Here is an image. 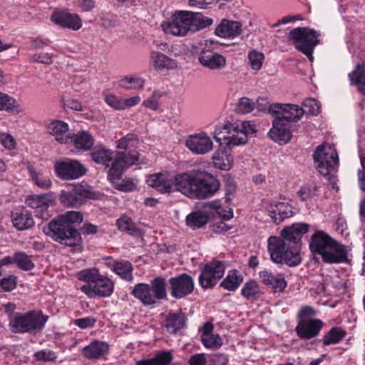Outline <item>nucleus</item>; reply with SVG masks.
Segmentation results:
<instances>
[{
    "label": "nucleus",
    "mask_w": 365,
    "mask_h": 365,
    "mask_svg": "<svg viewBox=\"0 0 365 365\" xmlns=\"http://www.w3.org/2000/svg\"><path fill=\"white\" fill-rule=\"evenodd\" d=\"M147 182L162 193L179 191L190 198L205 199L214 195L220 188L219 181L211 174L200 170L177 174L167 173L151 175Z\"/></svg>",
    "instance_id": "nucleus-1"
},
{
    "label": "nucleus",
    "mask_w": 365,
    "mask_h": 365,
    "mask_svg": "<svg viewBox=\"0 0 365 365\" xmlns=\"http://www.w3.org/2000/svg\"><path fill=\"white\" fill-rule=\"evenodd\" d=\"M309 225L294 223L281 231V237L271 236L267 240V249L271 260L277 264L295 267L301 262L299 242L309 231Z\"/></svg>",
    "instance_id": "nucleus-2"
},
{
    "label": "nucleus",
    "mask_w": 365,
    "mask_h": 365,
    "mask_svg": "<svg viewBox=\"0 0 365 365\" xmlns=\"http://www.w3.org/2000/svg\"><path fill=\"white\" fill-rule=\"evenodd\" d=\"M213 23L211 18L204 16L198 12L187 11H175L170 21L161 24L163 31L166 34L175 36H185L188 32H196L203 29Z\"/></svg>",
    "instance_id": "nucleus-3"
},
{
    "label": "nucleus",
    "mask_w": 365,
    "mask_h": 365,
    "mask_svg": "<svg viewBox=\"0 0 365 365\" xmlns=\"http://www.w3.org/2000/svg\"><path fill=\"white\" fill-rule=\"evenodd\" d=\"M138 144L139 139L133 133L127 134L116 141V148L127 152H115L114 160L111 163L108 173V178L113 183L120 178L125 168L141 163L140 155L135 150Z\"/></svg>",
    "instance_id": "nucleus-4"
},
{
    "label": "nucleus",
    "mask_w": 365,
    "mask_h": 365,
    "mask_svg": "<svg viewBox=\"0 0 365 365\" xmlns=\"http://www.w3.org/2000/svg\"><path fill=\"white\" fill-rule=\"evenodd\" d=\"M43 230L55 241L70 247L73 252L82 251V238L80 232L76 227H71L64 222L61 217L52 220Z\"/></svg>",
    "instance_id": "nucleus-5"
},
{
    "label": "nucleus",
    "mask_w": 365,
    "mask_h": 365,
    "mask_svg": "<svg viewBox=\"0 0 365 365\" xmlns=\"http://www.w3.org/2000/svg\"><path fill=\"white\" fill-rule=\"evenodd\" d=\"M48 319V316L41 311L16 313L9 319V327L14 333H37L43 329Z\"/></svg>",
    "instance_id": "nucleus-6"
},
{
    "label": "nucleus",
    "mask_w": 365,
    "mask_h": 365,
    "mask_svg": "<svg viewBox=\"0 0 365 365\" xmlns=\"http://www.w3.org/2000/svg\"><path fill=\"white\" fill-rule=\"evenodd\" d=\"M319 33L314 29L297 27L289 31L288 40L292 41L295 48L312 61L314 48L319 43Z\"/></svg>",
    "instance_id": "nucleus-7"
},
{
    "label": "nucleus",
    "mask_w": 365,
    "mask_h": 365,
    "mask_svg": "<svg viewBox=\"0 0 365 365\" xmlns=\"http://www.w3.org/2000/svg\"><path fill=\"white\" fill-rule=\"evenodd\" d=\"M313 158L317 163V169L324 176L331 174L339 164L338 154L334 145L327 143L317 147Z\"/></svg>",
    "instance_id": "nucleus-8"
},
{
    "label": "nucleus",
    "mask_w": 365,
    "mask_h": 365,
    "mask_svg": "<svg viewBox=\"0 0 365 365\" xmlns=\"http://www.w3.org/2000/svg\"><path fill=\"white\" fill-rule=\"evenodd\" d=\"M95 194L86 185H76L71 190H63L59 200L66 207H77L83 205L87 199H93Z\"/></svg>",
    "instance_id": "nucleus-9"
},
{
    "label": "nucleus",
    "mask_w": 365,
    "mask_h": 365,
    "mask_svg": "<svg viewBox=\"0 0 365 365\" xmlns=\"http://www.w3.org/2000/svg\"><path fill=\"white\" fill-rule=\"evenodd\" d=\"M54 170L58 178L63 180H76L86 173V168L78 161L68 160L57 161L54 164Z\"/></svg>",
    "instance_id": "nucleus-10"
},
{
    "label": "nucleus",
    "mask_w": 365,
    "mask_h": 365,
    "mask_svg": "<svg viewBox=\"0 0 365 365\" xmlns=\"http://www.w3.org/2000/svg\"><path fill=\"white\" fill-rule=\"evenodd\" d=\"M225 264L220 261H214L207 264L199 277V283L204 289L214 287L223 276Z\"/></svg>",
    "instance_id": "nucleus-11"
},
{
    "label": "nucleus",
    "mask_w": 365,
    "mask_h": 365,
    "mask_svg": "<svg viewBox=\"0 0 365 365\" xmlns=\"http://www.w3.org/2000/svg\"><path fill=\"white\" fill-rule=\"evenodd\" d=\"M269 113L289 124V122L300 120L305 111L297 105L274 103L269 106Z\"/></svg>",
    "instance_id": "nucleus-12"
},
{
    "label": "nucleus",
    "mask_w": 365,
    "mask_h": 365,
    "mask_svg": "<svg viewBox=\"0 0 365 365\" xmlns=\"http://www.w3.org/2000/svg\"><path fill=\"white\" fill-rule=\"evenodd\" d=\"M170 294L175 299H181L190 294L194 290V280L187 274H180L169 279Z\"/></svg>",
    "instance_id": "nucleus-13"
},
{
    "label": "nucleus",
    "mask_w": 365,
    "mask_h": 365,
    "mask_svg": "<svg viewBox=\"0 0 365 365\" xmlns=\"http://www.w3.org/2000/svg\"><path fill=\"white\" fill-rule=\"evenodd\" d=\"M185 146L196 155H205L213 150V143L205 132L189 135L185 140Z\"/></svg>",
    "instance_id": "nucleus-14"
},
{
    "label": "nucleus",
    "mask_w": 365,
    "mask_h": 365,
    "mask_svg": "<svg viewBox=\"0 0 365 365\" xmlns=\"http://www.w3.org/2000/svg\"><path fill=\"white\" fill-rule=\"evenodd\" d=\"M200 64L211 71H219L225 68L227 65L226 58L210 48H202L197 56Z\"/></svg>",
    "instance_id": "nucleus-15"
},
{
    "label": "nucleus",
    "mask_w": 365,
    "mask_h": 365,
    "mask_svg": "<svg viewBox=\"0 0 365 365\" xmlns=\"http://www.w3.org/2000/svg\"><path fill=\"white\" fill-rule=\"evenodd\" d=\"M27 205L36 210L37 215L41 219H48L49 217L48 208L54 204V195L52 192L34 195L26 199Z\"/></svg>",
    "instance_id": "nucleus-16"
},
{
    "label": "nucleus",
    "mask_w": 365,
    "mask_h": 365,
    "mask_svg": "<svg viewBox=\"0 0 365 365\" xmlns=\"http://www.w3.org/2000/svg\"><path fill=\"white\" fill-rule=\"evenodd\" d=\"M81 289L91 297H108L113 293V283L110 279L101 274L93 284H85Z\"/></svg>",
    "instance_id": "nucleus-17"
},
{
    "label": "nucleus",
    "mask_w": 365,
    "mask_h": 365,
    "mask_svg": "<svg viewBox=\"0 0 365 365\" xmlns=\"http://www.w3.org/2000/svg\"><path fill=\"white\" fill-rule=\"evenodd\" d=\"M51 20L61 27L73 31H78L82 27V20L77 14L55 11L51 16Z\"/></svg>",
    "instance_id": "nucleus-18"
},
{
    "label": "nucleus",
    "mask_w": 365,
    "mask_h": 365,
    "mask_svg": "<svg viewBox=\"0 0 365 365\" xmlns=\"http://www.w3.org/2000/svg\"><path fill=\"white\" fill-rule=\"evenodd\" d=\"M269 136L279 145L287 144L292 137L289 124L284 122L283 119L275 117L272 121V128L269 132Z\"/></svg>",
    "instance_id": "nucleus-19"
},
{
    "label": "nucleus",
    "mask_w": 365,
    "mask_h": 365,
    "mask_svg": "<svg viewBox=\"0 0 365 365\" xmlns=\"http://www.w3.org/2000/svg\"><path fill=\"white\" fill-rule=\"evenodd\" d=\"M323 326V322L318 319L299 320L295 328L297 335L303 339H310L317 336Z\"/></svg>",
    "instance_id": "nucleus-20"
},
{
    "label": "nucleus",
    "mask_w": 365,
    "mask_h": 365,
    "mask_svg": "<svg viewBox=\"0 0 365 365\" xmlns=\"http://www.w3.org/2000/svg\"><path fill=\"white\" fill-rule=\"evenodd\" d=\"M267 211L272 221L277 225L294 215L292 206L283 202L270 203L267 207Z\"/></svg>",
    "instance_id": "nucleus-21"
},
{
    "label": "nucleus",
    "mask_w": 365,
    "mask_h": 365,
    "mask_svg": "<svg viewBox=\"0 0 365 365\" xmlns=\"http://www.w3.org/2000/svg\"><path fill=\"white\" fill-rule=\"evenodd\" d=\"M321 258L327 264L341 263L347 259L346 250L342 244L334 240Z\"/></svg>",
    "instance_id": "nucleus-22"
},
{
    "label": "nucleus",
    "mask_w": 365,
    "mask_h": 365,
    "mask_svg": "<svg viewBox=\"0 0 365 365\" xmlns=\"http://www.w3.org/2000/svg\"><path fill=\"white\" fill-rule=\"evenodd\" d=\"M334 240V239L326 232L323 231H317L312 235L310 240V251L314 256L319 255L322 257Z\"/></svg>",
    "instance_id": "nucleus-23"
},
{
    "label": "nucleus",
    "mask_w": 365,
    "mask_h": 365,
    "mask_svg": "<svg viewBox=\"0 0 365 365\" xmlns=\"http://www.w3.org/2000/svg\"><path fill=\"white\" fill-rule=\"evenodd\" d=\"M46 128L47 132L55 137V140L61 144L68 143L72 138L68 125L63 121L53 120L48 124Z\"/></svg>",
    "instance_id": "nucleus-24"
},
{
    "label": "nucleus",
    "mask_w": 365,
    "mask_h": 365,
    "mask_svg": "<svg viewBox=\"0 0 365 365\" xmlns=\"http://www.w3.org/2000/svg\"><path fill=\"white\" fill-rule=\"evenodd\" d=\"M242 24L240 21L223 19L216 27L215 34L221 38H234L241 34Z\"/></svg>",
    "instance_id": "nucleus-25"
},
{
    "label": "nucleus",
    "mask_w": 365,
    "mask_h": 365,
    "mask_svg": "<svg viewBox=\"0 0 365 365\" xmlns=\"http://www.w3.org/2000/svg\"><path fill=\"white\" fill-rule=\"evenodd\" d=\"M231 129L233 133L232 139L230 142L233 145L245 144L247 142V135L256 132L255 125L248 121H242L239 123L233 124Z\"/></svg>",
    "instance_id": "nucleus-26"
},
{
    "label": "nucleus",
    "mask_w": 365,
    "mask_h": 365,
    "mask_svg": "<svg viewBox=\"0 0 365 365\" xmlns=\"http://www.w3.org/2000/svg\"><path fill=\"white\" fill-rule=\"evenodd\" d=\"M259 277L260 280L270 287L274 292H283L287 286V282L282 274L274 275L271 272L264 269L259 272Z\"/></svg>",
    "instance_id": "nucleus-27"
},
{
    "label": "nucleus",
    "mask_w": 365,
    "mask_h": 365,
    "mask_svg": "<svg viewBox=\"0 0 365 365\" xmlns=\"http://www.w3.org/2000/svg\"><path fill=\"white\" fill-rule=\"evenodd\" d=\"M109 352L108 343L101 341H93L82 349V354L89 360H97Z\"/></svg>",
    "instance_id": "nucleus-28"
},
{
    "label": "nucleus",
    "mask_w": 365,
    "mask_h": 365,
    "mask_svg": "<svg viewBox=\"0 0 365 365\" xmlns=\"http://www.w3.org/2000/svg\"><path fill=\"white\" fill-rule=\"evenodd\" d=\"M150 57L152 67L155 71L172 70L178 67L175 60L160 51H152Z\"/></svg>",
    "instance_id": "nucleus-29"
},
{
    "label": "nucleus",
    "mask_w": 365,
    "mask_h": 365,
    "mask_svg": "<svg viewBox=\"0 0 365 365\" xmlns=\"http://www.w3.org/2000/svg\"><path fill=\"white\" fill-rule=\"evenodd\" d=\"M133 295L139 299L145 306L154 305L158 302L153 293L150 284L140 283L132 290Z\"/></svg>",
    "instance_id": "nucleus-30"
},
{
    "label": "nucleus",
    "mask_w": 365,
    "mask_h": 365,
    "mask_svg": "<svg viewBox=\"0 0 365 365\" xmlns=\"http://www.w3.org/2000/svg\"><path fill=\"white\" fill-rule=\"evenodd\" d=\"M11 221L14 227L19 231L29 229L34 225L32 215L29 211L26 210L12 212Z\"/></svg>",
    "instance_id": "nucleus-31"
},
{
    "label": "nucleus",
    "mask_w": 365,
    "mask_h": 365,
    "mask_svg": "<svg viewBox=\"0 0 365 365\" xmlns=\"http://www.w3.org/2000/svg\"><path fill=\"white\" fill-rule=\"evenodd\" d=\"M115 152L106 148L103 145H96L91 150L90 155L97 164L110 166L111 160H114Z\"/></svg>",
    "instance_id": "nucleus-32"
},
{
    "label": "nucleus",
    "mask_w": 365,
    "mask_h": 365,
    "mask_svg": "<svg viewBox=\"0 0 365 365\" xmlns=\"http://www.w3.org/2000/svg\"><path fill=\"white\" fill-rule=\"evenodd\" d=\"M212 160L214 166L222 170H230L233 165V157L225 148L217 150Z\"/></svg>",
    "instance_id": "nucleus-33"
},
{
    "label": "nucleus",
    "mask_w": 365,
    "mask_h": 365,
    "mask_svg": "<svg viewBox=\"0 0 365 365\" xmlns=\"http://www.w3.org/2000/svg\"><path fill=\"white\" fill-rule=\"evenodd\" d=\"M186 318L182 312L169 313L163 323L166 330L171 334H176L185 327Z\"/></svg>",
    "instance_id": "nucleus-34"
},
{
    "label": "nucleus",
    "mask_w": 365,
    "mask_h": 365,
    "mask_svg": "<svg viewBox=\"0 0 365 365\" xmlns=\"http://www.w3.org/2000/svg\"><path fill=\"white\" fill-rule=\"evenodd\" d=\"M173 359L172 351H162L152 359L138 361L136 365H168Z\"/></svg>",
    "instance_id": "nucleus-35"
},
{
    "label": "nucleus",
    "mask_w": 365,
    "mask_h": 365,
    "mask_svg": "<svg viewBox=\"0 0 365 365\" xmlns=\"http://www.w3.org/2000/svg\"><path fill=\"white\" fill-rule=\"evenodd\" d=\"M73 141L77 149L89 150L94 144L93 137L86 131H80L76 134H72Z\"/></svg>",
    "instance_id": "nucleus-36"
},
{
    "label": "nucleus",
    "mask_w": 365,
    "mask_h": 365,
    "mask_svg": "<svg viewBox=\"0 0 365 365\" xmlns=\"http://www.w3.org/2000/svg\"><path fill=\"white\" fill-rule=\"evenodd\" d=\"M0 110L19 114L23 111L19 102L7 94L0 92Z\"/></svg>",
    "instance_id": "nucleus-37"
},
{
    "label": "nucleus",
    "mask_w": 365,
    "mask_h": 365,
    "mask_svg": "<svg viewBox=\"0 0 365 365\" xmlns=\"http://www.w3.org/2000/svg\"><path fill=\"white\" fill-rule=\"evenodd\" d=\"M209 220L207 211H197L189 214L186 217L187 225L192 229H198L206 225Z\"/></svg>",
    "instance_id": "nucleus-38"
},
{
    "label": "nucleus",
    "mask_w": 365,
    "mask_h": 365,
    "mask_svg": "<svg viewBox=\"0 0 365 365\" xmlns=\"http://www.w3.org/2000/svg\"><path fill=\"white\" fill-rule=\"evenodd\" d=\"M351 84L357 86L360 93L365 96V68L359 65L356 69L349 75Z\"/></svg>",
    "instance_id": "nucleus-39"
},
{
    "label": "nucleus",
    "mask_w": 365,
    "mask_h": 365,
    "mask_svg": "<svg viewBox=\"0 0 365 365\" xmlns=\"http://www.w3.org/2000/svg\"><path fill=\"white\" fill-rule=\"evenodd\" d=\"M232 125L233 124H226L222 127L217 128L213 133V138L215 140L220 144L222 140H225L227 145H233V143H230L234 133L230 128Z\"/></svg>",
    "instance_id": "nucleus-40"
},
{
    "label": "nucleus",
    "mask_w": 365,
    "mask_h": 365,
    "mask_svg": "<svg viewBox=\"0 0 365 365\" xmlns=\"http://www.w3.org/2000/svg\"><path fill=\"white\" fill-rule=\"evenodd\" d=\"M150 287L158 301L167 298L166 280L165 278L161 277L154 278L151 281Z\"/></svg>",
    "instance_id": "nucleus-41"
},
{
    "label": "nucleus",
    "mask_w": 365,
    "mask_h": 365,
    "mask_svg": "<svg viewBox=\"0 0 365 365\" xmlns=\"http://www.w3.org/2000/svg\"><path fill=\"white\" fill-rule=\"evenodd\" d=\"M145 80L138 76H126L119 81V86L126 90H138L143 88Z\"/></svg>",
    "instance_id": "nucleus-42"
},
{
    "label": "nucleus",
    "mask_w": 365,
    "mask_h": 365,
    "mask_svg": "<svg viewBox=\"0 0 365 365\" xmlns=\"http://www.w3.org/2000/svg\"><path fill=\"white\" fill-rule=\"evenodd\" d=\"M116 225L119 230L127 232L129 235H134L139 232V230L135 224L127 215H123L117 220Z\"/></svg>",
    "instance_id": "nucleus-43"
},
{
    "label": "nucleus",
    "mask_w": 365,
    "mask_h": 365,
    "mask_svg": "<svg viewBox=\"0 0 365 365\" xmlns=\"http://www.w3.org/2000/svg\"><path fill=\"white\" fill-rule=\"evenodd\" d=\"M241 293L247 299H257L262 294L258 284L254 280L245 283L241 290Z\"/></svg>",
    "instance_id": "nucleus-44"
},
{
    "label": "nucleus",
    "mask_w": 365,
    "mask_h": 365,
    "mask_svg": "<svg viewBox=\"0 0 365 365\" xmlns=\"http://www.w3.org/2000/svg\"><path fill=\"white\" fill-rule=\"evenodd\" d=\"M346 335V331L340 327L331 329L324 336L323 344L324 345L335 344L339 343Z\"/></svg>",
    "instance_id": "nucleus-45"
},
{
    "label": "nucleus",
    "mask_w": 365,
    "mask_h": 365,
    "mask_svg": "<svg viewBox=\"0 0 365 365\" xmlns=\"http://www.w3.org/2000/svg\"><path fill=\"white\" fill-rule=\"evenodd\" d=\"M242 279L237 274V271L229 272L227 276L221 282L220 286L229 291L235 290L241 284Z\"/></svg>",
    "instance_id": "nucleus-46"
},
{
    "label": "nucleus",
    "mask_w": 365,
    "mask_h": 365,
    "mask_svg": "<svg viewBox=\"0 0 365 365\" xmlns=\"http://www.w3.org/2000/svg\"><path fill=\"white\" fill-rule=\"evenodd\" d=\"M132 264L129 262H118L115 264L114 272L123 279L128 281L133 279Z\"/></svg>",
    "instance_id": "nucleus-47"
},
{
    "label": "nucleus",
    "mask_w": 365,
    "mask_h": 365,
    "mask_svg": "<svg viewBox=\"0 0 365 365\" xmlns=\"http://www.w3.org/2000/svg\"><path fill=\"white\" fill-rule=\"evenodd\" d=\"M14 263L19 269L25 271L31 270L34 267V264L30 257L22 252L14 254Z\"/></svg>",
    "instance_id": "nucleus-48"
},
{
    "label": "nucleus",
    "mask_w": 365,
    "mask_h": 365,
    "mask_svg": "<svg viewBox=\"0 0 365 365\" xmlns=\"http://www.w3.org/2000/svg\"><path fill=\"white\" fill-rule=\"evenodd\" d=\"M204 207L215 210L216 213L223 220H228L233 217L232 210L231 208L227 210L223 208L217 200L207 202Z\"/></svg>",
    "instance_id": "nucleus-49"
},
{
    "label": "nucleus",
    "mask_w": 365,
    "mask_h": 365,
    "mask_svg": "<svg viewBox=\"0 0 365 365\" xmlns=\"http://www.w3.org/2000/svg\"><path fill=\"white\" fill-rule=\"evenodd\" d=\"M29 173L35 184L41 189H48L51 186V181L47 175L29 168Z\"/></svg>",
    "instance_id": "nucleus-50"
},
{
    "label": "nucleus",
    "mask_w": 365,
    "mask_h": 365,
    "mask_svg": "<svg viewBox=\"0 0 365 365\" xmlns=\"http://www.w3.org/2000/svg\"><path fill=\"white\" fill-rule=\"evenodd\" d=\"M58 217L71 227H75V224L81 223L83 219L82 212L78 211H68Z\"/></svg>",
    "instance_id": "nucleus-51"
},
{
    "label": "nucleus",
    "mask_w": 365,
    "mask_h": 365,
    "mask_svg": "<svg viewBox=\"0 0 365 365\" xmlns=\"http://www.w3.org/2000/svg\"><path fill=\"white\" fill-rule=\"evenodd\" d=\"M248 59L251 68L253 70L259 71L262 68L263 61L264 60V55L263 53L257 50H252L248 53Z\"/></svg>",
    "instance_id": "nucleus-52"
},
{
    "label": "nucleus",
    "mask_w": 365,
    "mask_h": 365,
    "mask_svg": "<svg viewBox=\"0 0 365 365\" xmlns=\"http://www.w3.org/2000/svg\"><path fill=\"white\" fill-rule=\"evenodd\" d=\"M78 276L81 280L87 282L88 283V284H93L96 280H98L101 274L98 273V270L93 269H83L79 272Z\"/></svg>",
    "instance_id": "nucleus-53"
},
{
    "label": "nucleus",
    "mask_w": 365,
    "mask_h": 365,
    "mask_svg": "<svg viewBox=\"0 0 365 365\" xmlns=\"http://www.w3.org/2000/svg\"><path fill=\"white\" fill-rule=\"evenodd\" d=\"M201 341L207 348H218L222 345V339L218 334L201 336Z\"/></svg>",
    "instance_id": "nucleus-54"
},
{
    "label": "nucleus",
    "mask_w": 365,
    "mask_h": 365,
    "mask_svg": "<svg viewBox=\"0 0 365 365\" xmlns=\"http://www.w3.org/2000/svg\"><path fill=\"white\" fill-rule=\"evenodd\" d=\"M318 189L319 187L317 185H314L313 188L304 186L302 187L300 190L297 192V195L301 198L302 200L305 201L315 196H317L319 195Z\"/></svg>",
    "instance_id": "nucleus-55"
},
{
    "label": "nucleus",
    "mask_w": 365,
    "mask_h": 365,
    "mask_svg": "<svg viewBox=\"0 0 365 365\" xmlns=\"http://www.w3.org/2000/svg\"><path fill=\"white\" fill-rule=\"evenodd\" d=\"M254 103L252 100L248 98H241L237 105L236 110L240 113H250L254 108Z\"/></svg>",
    "instance_id": "nucleus-56"
},
{
    "label": "nucleus",
    "mask_w": 365,
    "mask_h": 365,
    "mask_svg": "<svg viewBox=\"0 0 365 365\" xmlns=\"http://www.w3.org/2000/svg\"><path fill=\"white\" fill-rule=\"evenodd\" d=\"M305 113H309L311 115H317L319 113V106L314 98H307L302 103Z\"/></svg>",
    "instance_id": "nucleus-57"
},
{
    "label": "nucleus",
    "mask_w": 365,
    "mask_h": 365,
    "mask_svg": "<svg viewBox=\"0 0 365 365\" xmlns=\"http://www.w3.org/2000/svg\"><path fill=\"white\" fill-rule=\"evenodd\" d=\"M106 103L115 110H123V99L119 98L112 93H106L104 95Z\"/></svg>",
    "instance_id": "nucleus-58"
},
{
    "label": "nucleus",
    "mask_w": 365,
    "mask_h": 365,
    "mask_svg": "<svg viewBox=\"0 0 365 365\" xmlns=\"http://www.w3.org/2000/svg\"><path fill=\"white\" fill-rule=\"evenodd\" d=\"M17 285L16 277L14 275H10L4 277L0 280V287L4 292H11L14 290Z\"/></svg>",
    "instance_id": "nucleus-59"
},
{
    "label": "nucleus",
    "mask_w": 365,
    "mask_h": 365,
    "mask_svg": "<svg viewBox=\"0 0 365 365\" xmlns=\"http://www.w3.org/2000/svg\"><path fill=\"white\" fill-rule=\"evenodd\" d=\"M228 357L223 354H212L209 358V365H227Z\"/></svg>",
    "instance_id": "nucleus-60"
},
{
    "label": "nucleus",
    "mask_w": 365,
    "mask_h": 365,
    "mask_svg": "<svg viewBox=\"0 0 365 365\" xmlns=\"http://www.w3.org/2000/svg\"><path fill=\"white\" fill-rule=\"evenodd\" d=\"M52 57V54L48 53H39L33 56L32 61L43 64H51L53 62Z\"/></svg>",
    "instance_id": "nucleus-61"
},
{
    "label": "nucleus",
    "mask_w": 365,
    "mask_h": 365,
    "mask_svg": "<svg viewBox=\"0 0 365 365\" xmlns=\"http://www.w3.org/2000/svg\"><path fill=\"white\" fill-rule=\"evenodd\" d=\"M0 140L1 145L8 150H13L16 146L14 138L9 134H0Z\"/></svg>",
    "instance_id": "nucleus-62"
},
{
    "label": "nucleus",
    "mask_w": 365,
    "mask_h": 365,
    "mask_svg": "<svg viewBox=\"0 0 365 365\" xmlns=\"http://www.w3.org/2000/svg\"><path fill=\"white\" fill-rule=\"evenodd\" d=\"M115 187L123 192H130L135 188V185L131 180H122L119 183H116Z\"/></svg>",
    "instance_id": "nucleus-63"
},
{
    "label": "nucleus",
    "mask_w": 365,
    "mask_h": 365,
    "mask_svg": "<svg viewBox=\"0 0 365 365\" xmlns=\"http://www.w3.org/2000/svg\"><path fill=\"white\" fill-rule=\"evenodd\" d=\"M190 365H206L207 360L204 354H197L192 356L189 360Z\"/></svg>",
    "instance_id": "nucleus-64"
}]
</instances>
